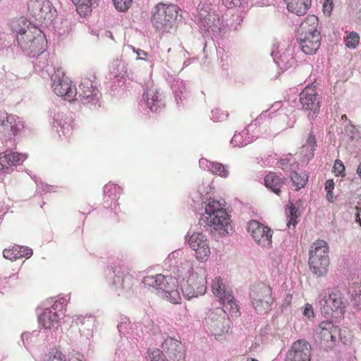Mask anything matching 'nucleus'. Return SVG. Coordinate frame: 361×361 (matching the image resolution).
<instances>
[{
  "label": "nucleus",
  "mask_w": 361,
  "mask_h": 361,
  "mask_svg": "<svg viewBox=\"0 0 361 361\" xmlns=\"http://www.w3.org/2000/svg\"><path fill=\"white\" fill-rule=\"evenodd\" d=\"M207 224L212 233L219 237H225L233 231L232 221L226 209L220 202L210 200L205 207Z\"/></svg>",
  "instance_id": "obj_1"
},
{
  "label": "nucleus",
  "mask_w": 361,
  "mask_h": 361,
  "mask_svg": "<svg viewBox=\"0 0 361 361\" xmlns=\"http://www.w3.org/2000/svg\"><path fill=\"white\" fill-rule=\"evenodd\" d=\"M180 8L173 4H157L152 10L151 21L156 30L171 32L177 27L182 16Z\"/></svg>",
  "instance_id": "obj_2"
},
{
  "label": "nucleus",
  "mask_w": 361,
  "mask_h": 361,
  "mask_svg": "<svg viewBox=\"0 0 361 361\" xmlns=\"http://www.w3.org/2000/svg\"><path fill=\"white\" fill-rule=\"evenodd\" d=\"M317 25V17L309 15L298 28L297 40L301 50L306 54H314L321 45V35Z\"/></svg>",
  "instance_id": "obj_3"
},
{
  "label": "nucleus",
  "mask_w": 361,
  "mask_h": 361,
  "mask_svg": "<svg viewBox=\"0 0 361 361\" xmlns=\"http://www.w3.org/2000/svg\"><path fill=\"white\" fill-rule=\"evenodd\" d=\"M142 283L145 287L153 288L163 291V297L173 304L180 303L181 297L176 288L175 279L161 274L147 276L143 278Z\"/></svg>",
  "instance_id": "obj_4"
},
{
  "label": "nucleus",
  "mask_w": 361,
  "mask_h": 361,
  "mask_svg": "<svg viewBox=\"0 0 361 361\" xmlns=\"http://www.w3.org/2000/svg\"><path fill=\"white\" fill-rule=\"evenodd\" d=\"M206 324L216 338L225 337L231 331V321L221 307L209 310L205 317Z\"/></svg>",
  "instance_id": "obj_5"
},
{
  "label": "nucleus",
  "mask_w": 361,
  "mask_h": 361,
  "mask_svg": "<svg viewBox=\"0 0 361 361\" xmlns=\"http://www.w3.org/2000/svg\"><path fill=\"white\" fill-rule=\"evenodd\" d=\"M212 290L216 300L221 303L231 316H239V307L233 292L220 276L215 277L212 284Z\"/></svg>",
  "instance_id": "obj_6"
},
{
  "label": "nucleus",
  "mask_w": 361,
  "mask_h": 361,
  "mask_svg": "<svg viewBox=\"0 0 361 361\" xmlns=\"http://www.w3.org/2000/svg\"><path fill=\"white\" fill-rule=\"evenodd\" d=\"M250 298L253 307L258 313H267L274 302L272 289L264 283L255 284L252 286Z\"/></svg>",
  "instance_id": "obj_7"
},
{
  "label": "nucleus",
  "mask_w": 361,
  "mask_h": 361,
  "mask_svg": "<svg viewBox=\"0 0 361 361\" xmlns=\"http://www.w3.org/2000/svg\"><path fill=\"white\" fill-rule=\"evenodd\" d=\"M44 39V34L36 26H30L26 32L17 35V41L20 47L31 54L42 51Z\"/></svg>",
  "instance_id": "obj_8"
},
{
  "label": "nucleus",
  "mask_w": 361,
  "mask_h": 361,
  "mask_svg": "<svg viewBox=\"0 0 361 361\" xmlns=\"http://www.w3.org/2000/svg\"><path fill=\"white\" fill-rule=\"evenodd\" d=\"M53 91L64 99L73 101L76 97V88L61 68H56L51 75Z\"/></svg>",
  "instance_id": "obj_9"
},
{
  "label": "nucleus",
  "mask_w": 361,
  "mask_h": 361,
  "mask_svg": "<svg viewBox=\"0 0 361 361\" xmlns=\"http://www.w3.org/2000/svg\"><path fill=\"white\" fill-rule=\"evenodd\" d=\"M329 246L326 241H315L310 250L309 264L314 271L326 270L329 264Z\"/></svg>",
  "instance_id": "obj_10"
},
{
  "label": "nucleus",
  "mask_w": 361,
  "mask_h": 361,
  "mask_svg": "<svg viewBox=\"0 0 361 361\" xmlns=\"http://www.w3.org/2000/svg\"><path fill=\"white\" fill-rule=\"evenodd\" d=\"M183 295L188 300L202 295L207 290L206 276L199 272H190L181 285Z\"/></svg>",
  "instance_id": "obj_11"
},
{
  "label": "nucleus",
  "mask_w": 361,
  "mask_h": 361,
  "mask_svg": "<svg viewBox=\"0 0 361 361\" xmlns=\"http://www.w3.org/2000/svg\"><path fill=\"white\" fill-rule=\"evenodd\" d=\"M27 8L31 16L39 23L51 22L56 12L49 0H29Z\"/></svg>",
  "instance_id": "obj_12"
},
{
  "label": "nucleus",
  "mask_w": 361,
  "mask_h": 361,
  "mask_svg": "<svg viewBox=\"0 0 361 361\" xmlns=\"http://www.w3.org/2000/svg\"><path fill=\"white\" fill-rule=\"evenodd\" d=\"M95 80L83 78L78 89H76V96L84 105H95L99 99V92L97 87Z\"/></svg>",
  "instance_id": "obj_13"
},
{
  "label": "nucleus",
  "mask_w": 361,
  "mask_h": 361,
  "mask_svg": "<svg viewBox=\"0 0 361 361\" xmlns=\"http://www.w3.org/2000/svg\"><path fill=\"white\" fill-rule=\"evenodd\" d=\"M247 231L260 246L270 248L272 245V230L264 224L252 220L247 224Z\"/></svg>",
  "instance_id": "obj_14"
},
{
  "label": "nucleus",
  "mask_w": 361,
  "mask_h": 361,
  "mask_svg": "<svg viewBox=\"0 0 361 361\" xmlns=\"http://www.w3.org/2000/svg\"><path fill=\"white\" fill-rule=\"evenodd\" d=\"M300 102L302 110L308 112L307 116L310 119H314L319 111V102L317 99V92L315 86H307L300 95Z\"/></svg>",
  "instance_id": "obj_15"
},
{
  "label": "nucleus",
  "mask_w": 361,
  "mask_h": 361,
  "mask_svg": "<svg viewBox=\"0 0 361 361\" xmlns=\"http://www.w3.org/2000/svg\"><path fill=\"white\" fill-rule=\"evenodd\" d=\"M318 302L321 309L326 314L338 310L343 305L340 294L329 288L324 289L319 293Z\"/></svg>",
  "instance_id": "obj_16"
},
{
  "label": "nucleus",
  "mask_w": 361,
  "mask_h": 361,
  "mask_svg": "<svg viewBox=\"0 0 361 361\" xmlns=\"http://www.w3.org/2000/svg\"><path fill=\"white\" fill-rule=\"evenodd\" d=\"M23 128V123L18 116L0 111V137L16 135Z\"/></svg>",
  "instance_id": "obj_17"
},
{
  "label": "nucleus",
  "mask_w": 361,
  "mask_h": 361,
  "mask_svg": "<svg viewBox=\"0 0 361 361\" xmlns=\"http://www.w3.org/2000/svg\"><path fill=\"white\" fill-rule=\"evenodd\" d=\"M312 348L305 340L295 341L288 352L287 361H310Z\"/></svg>",
  "instance_id": "obj_18"
},
{
  "label": "nucleus",
  "mask_w": 361,
  "mask_h": 361,
  "mask_svg": "<svg viewBox=\"0 0 361 361\" xmlns=\"http://www.w3.org/2000/svg\"><path fill=\"white\" fill-rule=\"evenodd\" d=\"M188 243L191 248L195 252L196 257L199 259H207L210 255V247L208 239L202 233H193L189 240Z\"/></svg>",
  "instance_id": "obj_19"
},
{
  "label": "nucleus",
  "mask_w": 361,
  "mask_h": 361,
  "mask_svg": "<svg viewBox=\"0 0 361 361\" xmlns=\"http://www.w3.org/2000/svg\"><path fill=\"white\" fill-rule=\"evenodd\" d=\"M164 348L168 359L167 361H185V350L181 343L175 339L165 341Z\"/></svg>",
  "instance_id": "obj_20"
},
{
  "label": "nucleus",
  "mask_w": 361,
  "mask_h": 361,
  "mask_svg": "<svg viewBox=\"0 0 361 361\" xmlns=\"http://www.w3.org/2000/svg\"><path fill=\"white\" fill-rule=\"evenodd\" d=\"M61 306L56 302L51 307L46 308L39 315V323L44 329H52L57 326L59 322V315L56 310Z\"/></svg>",
  "instance_id": "obj_21"
},
{
  "label": "nucleus",
  "mask_w": 361,
  "mask_h": 361,
  "mask_svg": "<svg viewBox=\"0 0 361 361\" xmlns=\"http://www.w3.org/2000/svg\"><path fill=\"white\" fill-rule=\"evenodd\" d=\"M32 255V250L27 247L14 245L3 251L4 257L11 261L16 260L22 257L29 258Z\"/></svg>",
  "instance_id": "obj_22"
},
{
  "label": "nucleus",
  "mask_w": 361,
  "mask_h": 361,
  "mask_svg": "<svg viewBox=\"0 0 361 361\" xmlns=\"http://www.w3.org/2000/svg\"><path fill=\"white\" fill-rule=\"evenodd\" d=\"M23 159V155L18 152L6 151L0 154V173L7 172L13 165Z\"/></svg>",
  "instance_id": "obj_23"
},
{
  "label": "nucleus",
  "mask_w": 361,
  "mask_h": 361,
  "mask_svg": "<svg viewBox=\"0 0 361 361\" xmlns=\"http://www.w3.org/2000/svg\"><path fill=\"white\" fill-rule=\"evenodd\" d=\"M338 334V328L334 326L331 322L326 321L320 323L319 335L320 339L324 342L326 343H334Z\"/></svg>",
  "instance_id": "obj_24"
},
{
  "label": "nucleus",
  "mask_w": 361,
  "mask_h": 361,
  "mask_svg": "<svg viewBox=\"0 0 361 361\" xmlns=\"http://www.w3.org/2000/svg\"><path fill=\"white\" fill-rule=\"evenodd\" d=\"M146 105L152 112H158L164 106L162 101L160 98V94L158 91L153 89H149L144 93L143 95Z\"/></svg>",
  "instance_id": "obj_25"
},
{
  "label": "nucleus",
  "mask_w": 361,
  "mask_h": 361,
  "mask_svg": "<svg viewBox=\"0 0 361 361\" xmlns=\"http://www.w3.org/2000/svg\"><path fill=\"white\" fill-rule=\"evenodd\" d=\"M289 11L298 16L305 15L310 8L312 0H284Z\"/></svg>",
  "instance_id": "obj_26"
},
{
  "label": "nucleus",
  "mask_w": 361,
  "mask_h": 361,
  "mask_svg": "<svg viewBox=\"0 0 361 361\" xmlns=\"http://www.w3.org/2000/svg\"><path fill=\"white\" fill-rule=\"evenodd\" d=\"M265 186L276 195L281 193V187L283 184V180L274 172H269L264 178Z\"/></svg>",
  "instance_id": "obj_27"
},
{
  "label": "nucleus",
  "mask_w": 361,
  "mask_h": 361,
  "mask_svg": "<svg viewBox=\"0 0 361 361\" xmlns=\"http://www.w3.org/2000/svg\"><path fill=\"white\" fill-rule=\"evenodd\" d=\"M76 6L78 13H84V16L90 13L93 7H96L99 4V0H71Z\"/></svg>",
  "instance_id": "obj_28"
},
{
  "label": "nucleus",
  "mask_w": 361,
  "mask_h": 361,
  "mask_svg": "<svg viewBox=\"0 0 361 361\" xmlns=\"http://www.w3.org/2000/svg\"><path fill=\"white\" fill-rule=\"evenodd\" d=\"M11 26L17 35H20L21 32H26V30L29 29L30 26L34 25H32L25 17H20L13 20Z\"/></svg>",
  "instance_id": "obj_29"
},
{
  "label": "nucleus",
  "mask_w": 361,
  "mask_h": 361,
  "mask_svg": "<svg viewBox=\"0 0 361 361\" xmlns=\"http://www.w3.org/2000/svg\"><path fill=\"white\" fill-rule=\"evenodd\" d=\"M290 180L293 183V185L295 188V190H299L306 185L308 180V176L305 173H299L294 172L290 176Z\"/></svg>",
  "instance_id": "obj_30"
},
{
  "label": "nucleus",
  "mask_w": 361,
  "mask_h": 361,
  "mask_svg": "<svg viewBox=\"0 0 361 361\" xmlns=\"http://www.w3.org/2000/svg\"><path fill=\"white\" fill-rule=\"evenodd\" d=\"M209 171L216 176L227 178L229 173L227 166L219 162H210L208 166Z\"/></svg>",
  "instance_id": "obj_31"
},
{
  "label": "nucleus",
  "mask_w": 361,
  "mask_h": 361,
  "mask_svg": "<svg viewBox=\"0 0 361 361\" xmlns=\"http://www.w3.org/2000/svg\"><path fill=\"white\" fill-rule=\"evenodd\" d=\"M345 45L350 49H355L360 42V35L355 32H350L345 37Z\"/></svg>",
  "instance_id": "obj_32"
},
{
  "label": "nucleus",
  "mask_w": 361,
  "mask_h": 361,
  "mask_svg": "<svg viewBox=\"0 0 361 361\" xmlns=\"http://www.w3.org/2000/svg\"><path fill=\"white\" fill-rule=\"evenodd\" d=\"M348 292L351 294L357 305L361 306V283H353L349 287Z\"/></svg>",
  "instance_id": "obj_33"
},
{
  "label": "nucleus",
  "mask_w": 361,
  "mask_h": 361,
  "mask_svg": "<svg viewBox=\"0 0 361 361\" xmlns=\"http://www.w3.org/2000/svg\"><path fill=\"white\" fill-rule=\"evenodd\" d=\"M146 360L147 361H167L165 355L158 348L148 350Z\"/></svg>",
  "instance_id": "obj_34"
},
{
  "label": "nucleus",
  "mask_w": 361,
  "mask_h": 361,
  "mask_svg": "<svg viewBox=\"0 0 361 361\" xmlns=\"http://www.w3.org/2000/svg\"><path fill=\"white\" fill-rule=\"evenodd\" d=\"M116 9L121 12L126 11L131 6L133 0H112Z\"/></svg>",
  "instance_id": "obj_35"
},
{
  "label": "nucleus",
  "mask_w": 361,
  "mask_h": 361,
  "mask_svg": "<svg viewBox=\"0 0 361 361\" xmlns=\"http://www.w3.org/2000/svg\"><path fill=\"white\" fill-rule=\"evenodd\" d=\"M289 220L287 223L288 227L290 228V226L292 225L293 227L295 226L297 221V218L298 217V209L294 206L291 205L289 208Z\"/></svg>",
  "instance_id": "obj_36"
},
{
  "label": "nucleus",
  "mask_w": 361,
  "mask_h": 361,
  "mask_svg": "<svg viewBox=\"0 0 361 361\" xmlns=\"http://www.w3.org/2000/svg\"><path fill=\"white\" fill-rule=\"evenodd\" d=\"M317 146V145L315 136L313 134V132H310L308 137L306 140L305 144L303 145V148L310 149V150L313 154L314 151L316 149Z\"/></svg>",
  "instance_id": "obj_37"
},
{
  "label": "nucleus",
  "mask_w": 361,
  "mask_h": 361,
  "mask_svg": "<svg viewBox=\"0 0 361 361\" xmlns=\"http://www.w3.org/2000/svg\"><path fill=\"white\" fill-rule=\"evenodd\" d=\"M323 12L326 16H330L334 8L333 0H322Z\"/></svg>",
  "instance_id": "obj_38"
},
{
  "label": "nucleus",
  "mask_w": 361,
  "mask_h": 361,
  "mask_svg": "<svg viewBox=\"0 0 361 361\" xmlns=\"http://www.w3.org/2000/svg\"><path fill=\"white\" fill-rule=\"evenodd\" d=\"M47 361H66V360L61 351L56 350L49 355Z\"/></svg>",
  "instance_id": "obj_39"
},
{
  "label": "nucleus",
  "mask_w": 361,
  "mask_h": 361,
  "mask_svg": "<svg viewBox=\"0 0 361 361\" xmlns=\"http://www.w3.org/2000/svg\"><path fill=\"white\" fill-rule=\"evenodd\" d=\"M334 172L336 175L344 176L345 166L341 160H336L334 165Z\"/></svg>",
  "instance_id": "obj_40"
},
{
  "label": "nucleus",
  "mask_w": 361,
  "mask_h": 361,
  "mask_svg": "<svg viewBox=\"0 0 361 361\" xmlns=\"http://www.w3.org/2000/svg\"><path fill=\"white\" fill-rule=\"evenodd\" d=\"M246 0H222L223 4L228 8L239 6Z\"/></svg>",
  "instance_id": "obj_41"
},
{
  "label": "nucleus",
  "mask_w": 361,
  "mask_h": 361,
  "mask_svg": "<svg viewBox=\"0 0 361 361\" xmlns=\"http://www.w3.org/2000/svg\"><path fill=\"white\" fill-rule=\"evenodd\" d=\"M303 315L307 317V318L313 317L314 316V310L312 305L307 303L305 305L304 310H303Z\"/></svg>",
  "instance_id": "obj_42"
},
{
  "label": "nucleus",
  "mask_w": 361,
  "mask_h": 361,
  "mask_svg": "<svg viewBox=\"0 0 361 361\" xmlns=\"http://www.w3.org/2000/svg\"><path fill=\"white\" fill-rule=\"evenodd\" d=\"M278 167L282 169L283 171H288L290 169V164L288 161L286 159H281L277 163Z\"/></svg>",
  "instance_id": "obj_43"
},
{
  "label": "nucleus",
  "mask_w": 361,
  "mask_h": 361,
  "mask_svg": "<svg viewBox=\"0 0 361 361\" xmlns=\"http://www.w3.org/2000/svg\"><path fill=\"white\" fill-rule=\"evenodd\" d=\"M334 189V182L333 180L331 179H329L327 180H326V183H325V190L326 191H330V190H333Z\"/></svg>",
  "instance_id": "obj_44"
},
{
  "label": "nucleus",
  "mask_w": 361,
  "mask_h": 361,
  "mask_svg": "<svg viewBox=\"0 0 361 361\" xmlns=\"http://www.w3.org/2000/svg\"><path fill=\"white\" fill-rule=\"evenodd\" d=\"M70 361H85V360L83 355L75 353L71 356Z\"/></svg>",
  "instance_id": "obj_45"
},
{
  "label": "nucleus",
  "mask_w": 361,
  "mask_h": 361,
  "mask_svg": "<svg viewBox=\"0 0 361 361\" xmlns=\"http://www.w3.org/2000/svg\"><path fill=\"white\" fill-rule=\"evenodd\" d=\"M326 198L329 202H334L335 201L336 197L334 196L333 190L326 192Z\"/></svg>",
  "instance_id": "obj_46"
},
{
  "label": "nucleus",
  "mask_w": 361,
  "mask_h": 361,
  "mask_svg": "<svg viewBox=\"0 0 361 361\" xmlns=\"http://www.w3.org/2000/svg\"><path fill=\"white\" fill-rule=\"evenodd\" d=\"M357 212L356 213V221L360 224L361 226V209H357Z\"/></svg>",
  "instance_id": "obj_47"
},
{
  "label": "nucleus",
  "mask_w": 361,
  "mask_h": 361,
  "mask_svg": "<svg viewBox=\"0 0 361 361\" xmlns=\"http://www.w3.org/2000/svg\"><path fill=\"white\" fill-rule=\"evenodd\" d=\"M357 173L360 177H361V163L358 165L357 169Z\"/></svg>",
  "instance_id": "obj_48"
},
{
  "label": "nucleus",
  "mask_w": 361,
  "mask_h": 361,
  "mask_svg": "<svg viewBox=\"0 0 361 361\" xmlns=\"http://www.w3.org/2000/svg\"><path fill=\"white\" fill-rule=\"evenodd\" d=\"M246 361H259V360L257 359H255L253 357H247Z\"/></svg>",
  "instance_id": "obj_49"
},
{
  "label": "nucleus",
  "mask_w": 361,
  "mask_h": 361,
  "mask_svg": "<svg viewBox=\"0 0 361 361\" xmlns=\"http://www.w3.org/2000/svg\"><path fill=\"white\" fill-rule=\"evenodd\" d=\"M341 119H342V120H347V116H346L345 114L343 115V116H341Z\"/></svg>",
  "instance_id": "obj_50"
}]
</instances>
